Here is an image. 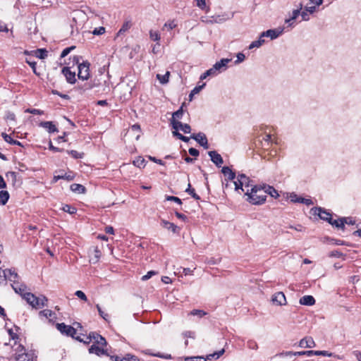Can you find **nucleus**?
Listing matches in <instances>:
<instances>
[{"label": "nucleus", "mask_w": 361, "mask_h": 361, "mask_svg": "<svg viewBox=\"0 0 361 361\" xmlns=\"http://www.w3.org/2000/svg\"><path fill=\"white\" fill-rule=\"evenodd\" d=\"M311 211L313 215H318L321 219L327 221L332 226L343 231L345 230V222H346L345 217L334 220L332 214L322 207H314Z\"/></svg>", "instance_id": "nucleus-1"}, {"label": "nucleus", "mask_w": 361, "mask_h": 361, "mask_svg": "<svg viewBox=\"0 0 361 361\" xmlns=\"http://www.w3.org/2000/svg\"><path fill=\"white\" fill-rule=\"evenodd\" d=\"M264 185H255L250 189H247L245 195L247 201L255 205L262 204L267 200Z\"/></svg>", "instance_id": "nucleus-2"}, {"label": "nucleus", "mask_w": 361, "mask_h": 361, "mask_svg": "<svg viewBox=\"0 0 361 361\" xmlns=\"http://www.w3.org/2000/svg\"><path fill=\"white\" fill-rule=\"evenodd\" d=\"M81 57L79 56H74L72 58L73 65H77L78 73V77L80 80H87L90 77V63L88 61L80 62Z\"/></svg>", "instance_id": "nucleus-3"}, {"label": "nucleus", "mask_w": 361, "mask_h": 361, "mask_svg": "<svg viewBox=\"0 0 361 361\" xmlns=\"http://www.w3.org/2000/svg\"><path fill=\"white\" fill-rule=\"evenodd\" d=\"M56 327L63 335L71 336L77 341L84 343H88L89 341H85L84 338L77 334V330L71 325H66L64 323H57Z\"/></svg>", "instance_id": "nucleus-4"}, {"label": "nucleus", "mask_w": 361, "mask_h": 361, "mask_svg": "<svg viewBox=\"0 0 361 361\" xmlns=\"http://www.w3.org/2000/svg\"><path fill=\"white\" fill-rule=\"evenodd\" d=\"M252 182L250 178L245 174H238L237 180L234 181L235 189H241L245 192L247 189H250L252 186L255 185L251 183Z\"/></svg>", "instance_id": "nucleus-5"}, {"label": "nucleus", "mask_w": 361, "mask_h": 361, "mask_svg": "<svg viewBox=\"0 0 361 361\" xmlns=\"http://www.w3.org/2000/svg\"><path fill=\"white\" fill-rule=\"evenodd\" d=\"M225 353V350L222 348L220 350L216 351L213 353L209 354L206 357L203 356H193V357H184L185 361H207V360H211L212 359L217 360Z\"/></svg>", "instance_id": "nucleus-6"}, {"label": "nucleus", "mask_w": 361, "mask_h": 361, "mask_svg": "<svg viewBox=\"0 0 361 361\" xmlns=\"http://www.w3.org/2000/svg\"><path fill=\"white\" fill-rule=\"evenodd\" d=\"M16 351V361H33L34 355L31 353H26L25 348L23 345L19 344Z\"/></svg>", "instance_id": "nucleus-7"}, {"label": "nucleus", "mask_w": 361, "mask_h": 361, "mask_svg": "<svg viewBox=\"0 0 361 361\" xmlns=\"http://www.w3.org/2000/svg\"><path fill=\"white\" fill-rule=\"evenodd\" d=\"M82 338H84L85 341H89L87 343L90 341H93V344H96L99 346L101 345L102 347H104L106 345V339L101 335L96 333H92L89 336L82 335Z\"/></svg>", "instance_id": "nucleus-8"}, {"label": "nucleus", "mask_w": 361, "mask_h": 361, "mask_svg": "<svg viewBox=\"0 0 361 361\" xmlns=\"http://www.w3.org/2000/svg\"><path fill=\"white\" fill-rule=\"evenodd\" d=\"M61 73L65 76L67 82L71 85L75 84L76 82L75 72L71 71V67H63L61 70Z\"/></svg>", "instance_id": "nucleus-9"}, {"label": "nucleus", "mask_w": 361, "mask_h": 361, "mask_svg": "<svg viewBox=\"0 0 361 361\" xmlns=\"http://www.w3.org/2000/svg\"><path fill=\"white\" fill-rule=\"evenodd\" d=\"M324 355V356H331L332 353H329L326 350H307L294 353V355Z\"/></svg>", "instance_id": "nucleus-10"}, {"label": "nucleus", "mask_w": 361, "mask_h": 361, "mask_svg": "<svg viewBox=\"0 0 361 361\" xmlns=\"http://www.w3.org/2000/svg\"><path fill=\"white\" fill-rule=\"evenodd\" d=\"M32 308L40 309V305L39 303L38 297L33 293L29 292L28 294L25 295L24 299Z\"/></svg>", "instance_id": "nucleus-11"}, {"label": "nucleus", "mask_w": 361, "mask_h": 361, "mask_svg": "<svg viewBox=\"0 0 361 361\" xmlns=\"http://www.w3.org/2000/svg\"><path fill=\"white\" fill-rule=\"evenodd\" d=\"M190 138L195 140L204 149L209 148L207 138L204 133H199L197 134H192Z\"/></svg>", "instance_id": "nucleus-12"}, {"label": "nucleus", "mask_w": 361, "mask_h": 361, "mask_svg": "<svg viewBox=\"0 0 361 361\" xmlns=\"http://www.w3.org/2000/svg\"><path fill=\"white\" fill-rule=\"evenodd\" d=\"M61 174L54 175L53 178V182L56 183L60 179H64L68 181L73 180L75 178V173L73 171H68V173H62Z\"/></svg>", "instance_id": "nucleus-13"}, {"label": "nucleus", "mask_w": 361, "mask_h": 361, "mask_svg": "<svg viewBox=\"0 0 361 361\" xmlns=\"http://www.w3.org/2000/svg\"><path fill=\"white\" fill-rule=\"evenodd\" d=\"M3 274L6 279L13 282V284L18 283V275L14 270L6 269L3 271Z\"/></svg>", "instance_id": "nucleus-14"}, {"label": "nucleus", "mask_w": 361, "mask_h": 361, "mask_svg": "<svg viewBox=\"0 0 361 361\" xmlns=\"http://www.w3.org/2000/svg\"><path fill=\"white\" fill-rule=\"evenodd\" d=\"M272 302L278 305H285L286 304V298L283 292L275 293L271 298Z\"/></svg>", "instance_id": "nucleus-15"}, {"label": "nucleus", "mask_w": 361, "mask_h": 361, "mask_svg": "<svg viewBox=\"0 0 361 361\" xmlns=\"http://www.w3.org/2000/svg\"><path fill=\"white\" fill-rule=\"evenodd\" d=\"M173 128L175 130L174 131L177 132L178 130H181L184 133H190L191 131L190 125L187 123L183 124L180 121H173Z\"/></svg>", "instance_id": "nucleus-16"}, {"label": "nucleus", "mask_w": 361, "mask_h": 361, "mask_svg": "<svg viewBox=\"0 0 361 361\" xmlns=\"http://www.w3.org/2000/svg\"><path fill=\"white\" fill-rule=\"evenodd\" d=\"M12 287L14 291L19 294L23 298V299H25V295L29 293V292L27 291V286L25 285L16 283L13 284Z\"/></svg>", "instance_id": "nucleus-17"}, {"label": "nucleus", "mask_w": 361, "mask_h": 361, "mask_svg": "<svg viewBox=\"0 0 361 361\" xmlns=\"http://www.w3.org/2000/svg\"><path fill=\"white\" fill-rule=\"evenodd\" d=\"M209 156L211 158L212 161L217 166H221L224 163L223 159L219 153L216 151H210L208 152Z\"/></svg>", "instance_id": "nucleus-18"}, {"label": "nucleus", "mask_w": 361, "mask_h": 361, "mask_svg": "<svg viewBox=\"0 0 361 361\" xmlns=\"http://www.w3.org/2000/svg\"><path fill=\"white\" fill-rule=\"evenodd\" d=\"M39 126L44 128L48 133L58 132V128L52 121H42L39 123Z\"/></svg>", "instance_id": "nucleus-19"}, {"label": "nucleus", "mask_w": 361, "mask_h": 361, "mask_svg": "<svg viewBox=\"0 0 361 361\" xmlns=\"http://www.w3.org/2000/svg\"><path fill=\"white\" fill-rule=\"evenodd\" d=\"M161 225L166 229L171 231L173 233H178L180 231L179 228L173 223L164 219L161 220Z\"/></svg>", "instance_id": "nucleus-20"}, {"label": "nucleus", "mask_w": 361, "mask_h": 361, "mask_svg": "<svg viewBox=\"0 0 361 361\" xmlns=\"http://www.w3.org/2000/svg\"><path fill=\"white\" fill-rule=\"evenodd\" d=\"M89 351L90 353H94L99 356L107 355V351L104 348V347H102L101 345L99 346L96 344H92L89 349Z\"/></svg>", "instance_id": "nucleus-21"}, {"label": "nucleus", "mask_w": 361, "mask_h": 361, "mask_svg": "<svg viewBox=\"0 0 361 361\" xmlns=\"http://www.w3.org/2000/svg\"><path fill=\"white\" fill-rule=\"evenodd\" d=\"M299 345L302 348H313L315 343L312 337H305L300 341Z\"/></svg>", "instance_id": "nucleus-22"}, {"label": "nucleus", "mask_w": 361, "mask_h": 361, "mask_svg": "<svg viewBox=\"0 0 361 361\" xmlns=\"http://www.w3.org/2000/svg\"><path fill=\"white\" fill-rule=\"evenodd\" d=\"M221 172L228 180H233L235 178V173L228 166H224Z\"/></svg>", "instance_id": "nucleus-23"}, {"label": "nucleus", "mask_w": 361, "mask_h": 361, "mask_svg": "<svg viewBox=\"0 0 361 361\" xmlns=\"http://www.w3.org/2000/svg\"><path fill=\"white\" fill-rule=\"evenodd\" d=\"M300 303L303 305L311 306L315 304V299L312 295H305L300 299Z\"/></svg>", "instance_id": "nucleus-24"}, {"label": "nucleus", "mask_w": 361, "mask_h": 361, "mask_svg": "<svg viewBox=\"0 0 361 361\" xmlns=\"http://www.w3.org/2000/svg\"><path fill=\"white\" fill-rule=\"evenodd\" d=\"M32 53L33 56L40 59H44L48 56V51L46 49H37L32 51Z\"/></svg>", "instance_id": "nucleus-25"}, {"label": "nucleus", "mask_w": 361, "mask_h": 361, "mask_svg": "<svg viewBox=\"0 0 361 361\" xmlns=\"http://www.w3.org/2000/svg\"><path fill=\"white\" fill-rule=\"evenodd\" d=\"M264 188L266 191V196L269 195L271 197L277 198L279 197L278 191L272 186L264 184Z\"/></svg>", "instance_id": "nucleus-26"}, {"label": "nucleus", "mask_w": 361, "mask_h": 361, "mask_svg": "<svg viewBox=\"0 0 361 361\" xmlns=\"http://www.w3.org/2000/svg\"><path fill=\"white\" fill-rule=\"evenodd\" d=\"M230 59H223L220 61L216 62L213 68H214L215 71L217 72L218 71H220L221 68L226 67L227 63L230 61Z\"/></svg>", "instance_id": "nucleus-27"}, {"label": "nucleus", "mask_w": 361, "mask_h": 361, "mask_svg": "<svg viewBox=\"0 0 361 361\" xmlns=\"http://www.w3.org/2000/svg\"><path fill=\"white\" fill-rule=\"evenodd\" d=\"M4 140L11 144V145H18V146H20L21 145V143L20 142H19L18 140H13L11 135L5 133H2L1 134Z\"/></svg>", "instance_id": "nucleus-28"}, {"label": "nucleus", "mask_w": 361, "mask_h": 361, "mask_svg": "<svg viewBox=\"0 0 361 361\" xmlns=\"http://www.w3.org/2000/svg\"><path fill=\"white\" fill-rule=\"evenodd\" d=\"M279 34L280 32H277L276 30H268L261 34V37H269L271 39H275L279 35Z\"/></svg>", "instance_id": "nucleus-29"}, {"label": "nucleus", "mask_w": 361, "mask_h": 361, "mask_svg": "<svg viewBox=\"0 0 361 361\" xmlns=\"http://www.w3.org/2000/svg\"><path fill=\"white\" fill-rule=\"evenodd\" d=\"M145 354L149 355H152V356H154V357H157L164 358V359H166V360L171 359V355L170 354H163V353H152L150 351V350H147L146 352H145Z\"/></svg>", "instance_id": "nucleus-30"}, {"label": "nucleus", "mask_w": 361, "mask_h": 361, "mask_svg": "<svg viewBox=\"0 0 361 361\" xmlns=\"http://www.w3.org/2000/svg\"><path fill=\"white\" fill-rule=\"evenodd\" d=\"M9 193L6 190H1L0 191V204L1 205H5L8 199H9Z\"/></svg>", "instance_id": "nucleus-31"}, {"label": "nucleus", "mask_w": 361, "mask_h": 361, "mask_svg": "<svg viewBox=\"0 0 361 361\" xmlns=\"http://www.w3.org/2000/svg\"><path fill=\"white\" fill-rule=\"evenodd\" d=\"M71 189L73 192H76L78 193H84L86 190L85 187L82 185L73 183L71 185Z\"/></svg>", "instance_id": "nucleus-32"}, {"label": "nucleus", "mask_w": 361, "mask_h": 361, "mask_svg": "<svg viewBox=\"0 0 361 361\" xmlns=\"http://www.w3.org/2000/svg\"><path fill=\"white\" fill-rule=\"evenodd\" d=\"M185 192L191 195L195 200H200V197L195 192L194 188H192L190 183H188V188L185 190Z\"/></svg>", "instance_id": "nucleus-33"}, {"label": "nucleus", "mask_w": 361, "mask_h": 361, "mask_svg": "<svg viewBox=\"0 0 361 361\" xmlns=\"http://www.w3.org/2000/svg\"><path fill=\"white\" fill-rule=\"evenodd\" d=\"M183 115V108L180 107L178 111H175L173 114L172 119L171 121V125L173 126V121H178V120L182 118Z\"/></svg>", "instance_id": "nucleus-34"}, {"label": "nucleus", "mask_w": 361, "mask_h": 361, "mask_svg": "<svg viewBox=\"0 0 361 361\" xmlns=\"http://www.w3.org/2000/svg\"><path fill=\"white\" fill-rule=\"evenodd\" d=\"M133 165L138 168H144L145 166V160L142 157H137L133 162Z\"/></svg>", "instance_id": "nucleus-35"}, {"label": "nucleus", "mask_w": 361, "mask_h": 361, "mask_svg": "<svg viewBox=\"0 0 361 361\" xmlns=\"http://www.w3.org/2000/svg\"><path fill=\"white\" fill-rule=\"evenodd\" d=\"M66 152L74 159H82L85 154L84 152H79L76 150H67Z\"/></svg>", "instance_id": "nucleus-36"}, {"label": "nucleus", "mask_w": 361, "mask_h": 361, "mask_svg": "<svg viewBox=\"0 0 361 361\" xmlns=\"http://www.w3.org/2000/svg\"><path fill=\"white\" fill-rule=\"evenodd\" d=\"M170 73L167 71L164 75H161L160 74L157 75V78L159 80L161 84H165L169 82Z\"/></svg>", "instance_id": "nucleus-37"}, {"label": "nucleus", "mask_w": 361, "mask_h": 361, "mask_svg": "<svg viewBox=\"0 0 361 361\" xmlns=\"http://www.w3.org/2000/svg\"><path fill=\"white\" fill-rule=\"evenodd\" d=\"M40 317H44L46 318L52 317L55 315V313L50 310H43L39 312Z\"/></svg>", "instance_id": "nucleus-38"}, {"label": "nucleus", "mask_w": 361, "mask_h": 361, "mask_svg": "<svg viewBox=\"0 0 361 361\" xmlns=\"http://www.w3.org/2000/svg\"><path fill=\"white\" fill-rule=\"evenodd\" d=\"M25 61L32 68L33 73L36 75L39 76L40 73L37 71V63L34 61H32L30 59H26Z\"/></svg>", "instance_id": "nucleus-39"}, {"label": "nucleus", "mask_w": 361, "mask_h": 361, "mask_svg": "<svg viewBox=\"0 0 361 361\" xmlns=\"http://www.w3.org/2000/svg\"><path fill=\"white\" fill-rule=\"evenodd\" d=\"M120 361H140V359L135 355L126 354Z\"/></svg>", "instance_id": "nucleus-40"}, {"label": "nucleus", "mask_w": 361, "mask_h": 361, "mask_svg": "<svg viewBox=\"0 0 361 361\" xmlns=\"http://www.w3.org/2000/svg\"><path fill=\"white\" fill-rule=\"evenodd\" d=\"M93 87H94L93 85H91L90 83H85L82 86L78 85L76 88H77V90H80V92H85L87 90H91Z\"/></svg>", "instance_id": "nucleus-41"}, {"label": "nucleus", "mask_w": 361, "mask_h": 361, "mask_svg": "<svg viewBox=\"0 0 361 361\" xmlns=\"http://www.w3.org/2000/svg\"><path fill=\"white\" fill-rule=\"evenodd\" d=\"M264 42V40L262 39V37H260L258 40L252 42L250 44L249 48L252 49V48H255V47H257V48L259 47L261 45H262V44Z\"/></svg>", "instance_id": "nucleus-42"}, {"label": "nucleus", "mask_w": 361, "mask_h": 361, "mask_svg": "<svg viewBox=\"0 0 361 361\" xmlns=\"http://www.w3.org/2000/svg\"><path fill=\"white\" fill-rule=\"evenodd\" d=\"M149 37L152 40L159 42L160 40V35L157 31L150 30Z\"/></svg>", "instance_id": "nucleus-43"}, {"label": "nucleus", "mask_w": 361, "mask_h": 361, "mask_svg": "<svg viewBox=\"0 0 361 361\" xmlns=\"http://www.w3.org/2000/svg\"><path fill=\"white\" fill-rule=\"evenodd\" d=\"M216 74V72L215 71L214 68L212 67V68L207 70L205 71L202 75L200 76L201 80L205 79L207 76L215 75Z\"/></svg>", "instance_id": "nucleus-44"}, {"label": "nucleus", "mask_w": 361, "mask_h": 361, "mask_svg": "<svg viewBox=\"0 0 361 361\" xmlns=\"http://www.w3.org/2000/svg\"><path fill=\"white\" fill-rule=\"evenodd\" d=\"M130 27H131V23L130 22L124 23L123 25H122V27H121V29L119 30L118 35H121L123 32H126L127 30H128L130 28Z\"/></svg>", "instance_id": "nucleus-45"}, {"label": "nucleus", "mask_w": 361, "mask_h": 361, "mask_svg": "<svg viewBox=\"0 0 361 361\" xmlns=\"http://www.w3.org/2000/svg\"><path fill=\"white\" fill-rule=\"evenodd\" d=\"M173 135L185 142H188L190 140V137L184 136L177 131H173Z\"/></svg>", "instance_id": "nucleus-46"}, {"label": "nucleus", "mask_w": 361, "mask_h": 361, "mask_svg": "<svg viewBox=\"0 0 361 361\" xmlns=\"http://www.w3.org/2000/svg\"><path fill=\"white\" fill-rule=\"evenodd\" d=\"M96 308L97 309V311L99 312V314L100 317H102L105 321H108V319L109 317V314L107 313H105L99 306V305H96Z\"/></svg>", "instance_id": "nucleus-47"}, {"label": "nucleus", "mask_w": 361, "mask_h": 361, "mask_svg": "<svg viewBox=\"0 0 361 361\" xmlns=\"http://www.w3.org/2000/svg\"><path fill=\"white\" fill-rule=\"evenodd\" d=\"M205 85V84H202V85H198V86H196L190 92V95H189V97H190V99L191 100L193 95L195 94H197L200 92V90L203 88V87Z\"/></svg>", "instance_id": "nucleus-48"}, {"label": "nucleus", "mask_w": 361, "mask_h": 361, "mask_svg": "<svg viewBox=\"0 0 361 361\" xmlns=\"http://www.w3.org/2000/svg\"><path fill=\"white\" fill-rule=\"evenodd\" d=\"M165 199L167 201L175 202L176 203H177V204H178L180 205H181L183 204L182 200L179 197H176V196L166 195Z\"/></svg>", "instance_id": "nucleus-49"}, {"label": "nucleus", "mask_w": 361, "mask_h": 361, "mask_svg": "<svg viewBox=\"0 0 361 361\" xmlns=\"http://www.w3.org/2000/svg\"><path fill=\"white\" fill-rule=\"evenodd\" d=\"M63 211L71 214H75L76 212H77V209L75 207H72L71 205H68V204H66L63 207Z\"/></svg>", "instance_id": "nucleus-50"}, {"label": "nucleus", "mask_w": 361, "mask_h": 361, "mask_svg": "<svg viewBox=\"0 0 361 361\" xmlns=\"http://www.w3.org/2000/svg\"><path fill=\"white\" fill-rule=\"evenodd\" d=\"M25 112L30 113L34 115H42L44 114V111L38 109H27Z\"/></svg>", "instance_id": "nucleus-51"}, {"label": "nucleus", "mask_w": 361, "mask_h": 361, "mask_svg": "<svg viewBox=\"0 0 361 361\" xmlns=\"http://www.w3.org/2000/svg\"><path fill=\"white\" fill-rule=\"evenodd\" d=\"M176 27L177 24L176 23L174 20L167 21L164 25V27H167L169 30H173Z\"/></svg>", "instance_id": "nucleus-52"}, {"label": "nucleus", "mask_w": 361, "mask_h": 361, "mask_svg": "<svg viewBox=\"0 0 361 361\" xmlns=\"http://www.w3.org/2000/svg\"><path fill=\"white\" fill-rule=\"evenodd\" d=\"M38 300L39 303L40 305V309L45 306H47L48 299L46 296L42 295L41 297H38Z\"/></svg>", "instance_id": "nucleus-53"}, {"label": "nucleus", "mask_w": 361, "mask_h": 361, "mask_svg": "<svg viewBox=\"0 0 361 361\" xmlns=\"http://www.w3.org/2000/svg\"><path fill=\"white\" fill-rule=\"evenodd\" d=\"M75 48V46H71V47H66L65 48L61 54V58H64L66 57L72 50H73Z\"/></svg>", "instance_id": "nucleus-54"}, {"label": "nucleus", "mask_w": 361, "mask_h": 361, "mask_svg": "<svg viewBox=\"0 0 361 361\" xmlns=\"http://www.w3.org/2000/svg\"><path fill=\"white\" fill-rule=\"evenodd\" d=\"M8 335L10 336V338L15 341V345L17 343V340H19V336L14 333L12 329H8Z\"/></svg>", "instance_id": "nucleus-55"}, {"label": "nucleus", "mask_w": 361, "mask_h": 361, "mask_svg": "<svg viewBox=\"0 0 361 361\" xmlns=\"http://www.w3.org/2000/svg\"><path fill=\"white\" fill-rule=\"evenodd\" d=\"M75 295L78 298H80V300L85 301V302H87V298L86 296V295L82 291V290H77L75 293Z\"/></svg>", "instance_id": "nucleus-56"}, {"label": "nucleus", "mask_w": 361, "mask_h": 361, "mask_svg": "<svg viewBox=\"0 0 361 361\" xmlns=\"http://www.w3.org/2000/svg\"><path fill=\"white\" fill-rule=\"evenodd\" d=\"M49 149L54 152H61L63 151V149L54 146L51 140L49 142Z\"/></svg>", "instance_id": "nucleus-57"}, {"label": "nucleus", "mask_w": 361, "mask_h": 361, "mask_svg": "<svg viewBox=\"0 0 361 361\" xmlns=\"http://www.w3.org/2000/svg\"><path fill=\"white\" fill-rule=\"evenodd\" d=\"M105 32V27H97L95 28L93 31H92V34L94 35H102Z\"/></svg>", "instance_id": "nucleus-58"}, {"label": "nucleus", "mask_w": 361, "mask_h": 361, "mask_svg": "<svg viewBox=\"0 0 361 361\" xmlns=\"http://www.w3.org/2000/svg\"><path fill=\"white\" fill-rule=\"evenodd\" d=\"M343 256V254L338 250H334L329 253V257L340 258Z\"/></svg>", "instance_id": "nucleus-59"}, {"label": "nucleus", "mask_w": 361, "mask_h": 361, "mask_svg": "<svg viewBox=\"0 0 361 361\" xmlns=\"http://www.w3.org/2000/svg\"><path fill=\"white\" fill-rule=\"evenodd\" d=\"M290 200L292 202H298L300 203V198H301V197H298L295 193L294 192H292L290 194Z\"/></svg>", "instance_id": "nucleus-60"}, {"label": "nucleus", "mask_w": 361, "mask_h": 361, "mask_svg": "<svg viewBox=\"0 0 361 361\" xmlns=\"http://www.w3.org/2000/svg\"><path fill=\"white\" fill-rule=\"evenodd\" d=\"M190 314H192V315H197L200 317H203V316H204L206 314V312H204L203 310H193L190 312Z\"/></svg>", "instance_id": "nucleus-61"}, {"label": "nucleus", "mask_w": 361, "mask_h": 361, "mask_svg": "<svg viewBox=\"0 0 361 361\" xmlns=\"http://www.w3.org/2000/svg\"><path fill=\"white\" fill-rule=\"evenodd\" d=\"M197 6L202 10H205L207 8L206 0H196Z\"/></svg>", "instance_id": "nucleus-62"}, {"label": "nucleus", "mask_w": 361, "mask_h": 361, "mask_svg": "<svg viewBox=\"0 0 361 361\" xmlns=\"http://www.w3.org/2000/svg\"><path fill=\"white\" fill-rule=\"evenodd\" d=\"M262 141H264L267 143V146L269 145L271 141V136L270 134H265L262 136Z\"/></svg>", "instance_id": "nucleus-63"}, {"label": "nucleus", "mask_w": 361, "mask_h": 361, "mask_svg": "<svg viewBox=\"0 0 361 361\" xmlns=\"http://www.w3.org/2000/svg\"><path fill=\"white\" fill-rule=\"evenodd\" d=\"M156 274H157V272H155L154 271H149L147 273V274L144 275L142 277V280L147 281V280L149 279L152 276L155 275Z\"/></svg>", "instance_id": "nucleus-64"}]
</instances>
